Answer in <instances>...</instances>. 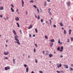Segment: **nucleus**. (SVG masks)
Segmentation results:
<instances>
[{
	"label": "nucleus",
	"mask_w": 73,
	"mask_h": 73,
	"mask_svg": "<svg viewBox=\"0 0 73 73\" xmlns=\"http://www.w3.org/2000/svg\"><path fill=\"white\" fill-rule=\"evenodd\" d=\"M53 45V43H50V47H52Z\"/></svg>",
	"instance_id": "2eb2a0df"
},
{
	"label": "nucleus",
	"mask_w": 73,
	"mask_h": 73,
	"mask_svg": "<svg viewBox=\"0 0 73 73\" xmlns=\"http://www.w3.org/2000/svg\"><path fill=\"white\" fill-rule=\"evenodd\" d=\"M30 3H34V1L33 0L30 1Z\"/></svg>",
	"instance_id": "c756f323"
},
{
	"label": "nucleus",
	"mask_w": 73,
	"mask_h": 73,
	"mask_svg": "<svg viewBox=\"0 0 73 73\" xmlns=\"http://www.w3.org/2000/svg\"><path fill=\"white\" fill-rule=\"evenodd\" d=\"M5 70H7L8 69H10V68L7 67H5Z\"/></svg>",
	"instance_id": "39448f33"
},
{
	"label": "nucleus",
	"mask_w": 73,
	"mask_h": 73,
	"mask_svg": "<svg viewBox=\"0 0 73 73\" xmlns=\"http://www.w3.org/2000/svg\"><path fill=\"white\" fill-rule=\"evenodd\" d=\"M35 31L36 33H37V29H35Z\"/></svg>",
	"instance_id": "58836bf2"
},
{
	"label": "nucleus",
	"mask_w": 73,
	"mask_h": 73,
	"mask_svg": "<svg viewBox=\"0 0 73 73\" xmlns=\"http://www.w3.org/2000/svg\"><path fill=\"white\" fill-rule=\"evenodd\" d=\"M60 72H62V73H63L64 72V71H60Z\"/></svg>",
	"instance_id": "0e129e2a"
},
{
	"label": "nucleus",
	"mask_w": 73,
	"mask_h": 73,
	"mask_svg": "<svg viewBox=\"0 0 73 73\" xmlns=\"http://www.w3.org/2000/svg\"><path fill=\"white\" fill-rule=\"evenodd\" d=\"M44 6H46V1L44 2Z\"/></svg>",
	"instance_id": "aec40b11"
},
{
	"label": "nucleus",
	"mask_w": 73,
	"mask_h": 73,
	"mask_svg": "<svg viewBox=\"0 0 73 73\" xmlns=\"http://www.w3.org/2000/svg\"><path fill=\"white\" fill-rule=\"evenodd\" d=\"M40 19V16L38 15L37 17V19Z\"/></svg>",
	"instance_id": "cd10ccee"
},
{
	"label": "nucleus",
	"mask_w": 73,
	"mask_h": 73,
	"mask_svg": "<svg viewBox=\"0 0 73 73\" xmlns=\"http://www.w3.org/2000/svg\"><path fill=\"white\" fill-rule=\"evenodd\" d=\"M35 45L36 47H37V44H35Z\"/></svg>",
	"instance_id": "09e8293b"
},
{
	"label": "nucleus",
	"mask_w": 73,
	"mask_h": 73,
	"mask_svg": "<svg viewBox=\"0 0 73 73\" xmlns=\"http://www.w3.org/2000/svg\"><path fill=\"white\" fill-rule=\"evenodd\" d=\"M48 13H49L50 15V16L52 15V13H51V12H48Z\"/></svg>",
	"instance_id": "7c9ffc66"
},
{
	"label": "nucleus",
	"mask_w": 73,
	"mask_h": 73,
	"mask_svg": "<svg viewBox=\"0 0 73 73\" xmlns=\"http://www.w3.org/2000/svg\"><path fill=\"white\" fill-rule=\"evenodd\" d=\"M4 54L5 55H8L9 54V52L8 51H7L6 52H4Z\"/></svg>",
	"instance_id": "20e7f679"
},
{
	"label": "nucleus",
	"mask_w": 73,
	"mask_h": 73,
	"mask_svg": "<svg viewBox=\"0 0 73 73\" xmlns=\"http://www.w3.org/2000/svg\"><path fill=\"white\" fill-rule=\"evenodd\" d=\"M49 20L50 21V25H51V24H52V20H51L50 19H49Z\"/></svg>",
	"instance_id": "5701e85b"
},
{
	"label": "nucleus",
	"mask_w": 73,
	"mask_h": 73,
	"mask_svg": "<svg viewBox=\"0 0 73 73\" xmlns=\"http://www.w3.org/2000/svg\"><path fill=\"white\" fill-rule=\"evenodd\" d=\"M64 66L65 68H66V69H68V66L66 65V64H64Z\"/></svg>",
	"instance_id": "0eeeda50"
},
{
	"label": "nucleus",
	"mask_w": 73,
	"mask_h": 73,
	"mask_svg": "<svg viewBox=\"0 0 73 73\" xmlns=\"http://www.w3.org/2000/svg\"><path fill=\"white\" fill-rule=\"evenodd\" d=\"M60 57H61V58H62V57H63V56H62V55H60Z\"/></svg>",
	"instance_id": "6e6d98bb"
},
{
	"label": "nucleus",
	"mask_w": 73,
	"mask_h": 73,
	"mask_svg": "<svg viewBox=\"0 0 73 73\" xmlns=\"http://www.w3.org/2000/svg\"><path fill=\"white\" fill-rule=\"evenodd\" d=\"M24 66H25V68H27V65L26 64H24Z\"/></svg>",
	"instance_id": "79ce46f5"
},
{
	"label": "nucleus",
	"mask_w": 73,
	"mask_h": 73,
	"mask_svg": "<svg viewBox=\"0 0 73 73\" xmlns=\"http://www.w3.org/2000/svg\"><path fill=\"white\" fill-rule=\"evenodd\" d=\"M48 55V54H49V53H46V55Z\"/></svg>",
	"instance_id": "052dcab7"
},
{
	"label": "nucleus",
	"mask_w": 73,
	"mask_h": 73,
	"mask_svg": "<svg viewBox=\"0 0 73 73\" xmlns=\"http://www.w3.org/2000/svg\"><path fill=\"white\" fill-rule=\"evenodd\" d=\"M71 32H72V30L70 29L69 30V35L71 34Z\"/></svg>",
	"instance_id": "f8f14e48"
},
{
	"label": "nucleus",
	"mask_w": 73,
	"mask_h": 73,
	"mask_svg": "<svg viewBox=\"0 0 73 73\" xmlns=\"http://www.w3.org/2000/svg\"><path fill=\"white\" fill-rule=\"evenodd\" d=\"M15 19L16 21H19V18L18 17H16L15 18Z\"/></svg>",
	"instance_id": "6e6552de"
},
{
	"label": "nucleus",
	"mask_w": 73,
	"mask_h": 73,
	"mask_svg": "<svg viewBox=\"0 0 73 73\" xmlns=\"http://www.w3.org/2000/svg\"><path fill=\"white\" fill-rule=\"evenodd\" d=\"M61 49H62V50H63V49H64V47H63V46H62L61 47Z\"/></svg>",
	"instance_id": "4c0bfd02"
},
{
	"label": "nucleus",
	"mask_w": 73,
	"mask_h": 73,
	"mask_svg": "<svg viewBox=\"0 0 73 73\" xmlns=\"http://www.w3.org/2000/svg\"><path fill=\"white\" fill-rule=\"evenodd\" d=\"M5 59L6 60H8V58L7 57H6L5 58Z\"/></svg>",
	"instance_id": "a19ab883"
},
{
	"label": "nucleus",
	"mask_w": 73,
	"mask_h": 73,
	"mask_svg": "<svg viewBox=\"0 0 73 73\" xmlns=\"http://www.w3.org/2000/svg\"><path fill=\"white\" fill-rule=\"evenodd\" d=\"M46 52H47V53H49V51L48 50L46 51Z\"/></svg>",
	"instance_id": "e2e57ef3"
},
{
	"label": "nucleus",
	"mask_w": 73,
	"mask_h": 73,
	"mask_svg": "<svg viewBox=\"0 0 73 73\" xmlns=\"http://www.w3.org/2000/svg\"><path fill=\"white\" fill-rule=\"evenodd\" d=\"M37 10L38 13H39V10H38V8H37Z\"/></svg>",
	"instance_id": "72a5a7b5"
},
{
	"label": "nucleus",
	"mask_w": 73,
	"mask_h": 73,
	"mask_svg": "<svg viewBox=\"0 0 73 73\" xmlns=\"http://www.w3.org/2000/svg\"><path fill=\"white\" fill-rule=\"evenodd\" d=\"M43 19H41V23H42V22H43Z\"/></svg>",
	"instance_id": "c03bdc74"
},
{
	"label": "nucleus",
	"mask_w": 73,
	"mask_h": 73,
	"mask_svg": "<svg viewBox=\"0 0 73 73\" xmlns=\"http://www.w3.org/2000/svg\"><path fill=\"white\" fill-rule=\"evenodd\" d=\"M15 40L17 42L15 41V42L17 43L18 45H20V43L19 42V40L18 38H16V36H15Z\"/></svg>",
	"instance_id": "f257e3e1"
},
{
	"label": "nucleus",
	"mask_w": 73,
	"mask_h": 73,
	"mask_svg": "<svg viewBox=\"0 0 73 73\" xmlns=\"http://www.w3.org/2000/svg\"><path fill=\"white\" fill-rule=\"evenodd\" d=\"M60 47H58L57 48V50H60Z\"/></svg>",
	"instance_id": "e433bc0d"
},
{
	"label": "nucleus",
	"mask_w": 73,
	"mask_h": 73,
	"mask_svg": "<svg viewBox=\"0 0 73 73\" xmlns=\"http://www.w3.org/2000/svg\"><path fill=\"white\" fill-rule=\"evenodd\" d=\"M29 70V68L28 67H27L26 68V72L27 73H28V71Z\"/></svg>",
	"instance_id": "9d476101"
},
{
	"label": "nucleus",
	"mask_w": 73,
	"mask_h": 73,
	"mask_svg": "<svg viewBox=\"0 0 73 73\" xmlns=\"http://www.w3.org/2000/svg\"><path fill=\"white\" fill-rule=\"evenodd\" d=\"M22 7H24V4H22Z\"/></svg>",
	"instance_id": "69168bd1"
},
{
	"label": "nucleus",
	"mask_w": 73,
	"mask_h": 73,
	"mask_svg": "<svg viewBox=\"0 0 73 73\" xmlns=\"http://www.w3.org/2000/svg\"><path fill=\"white\" fill-rule=\"evenodd\" d=\"M22 4H24V2L23 0H22Z\"/></svg>",
	"instance_id": "c85d7f7f"
},
{
	"label": "nucleus",
	"mask_w": 73,
	"mask_h": 73,
	"mask_svg": "<svg viewBox=\"0 0 73 73\" xmlns=\"http://www.w3.org/2000/svg\"><path fill=\"white\" fill-rule=\"evenodd\" d=\"M51 42H54V39H51L50 40Z\"/></svg>",
	"instance_id": "f3484780"
},
{
	"label": "nucleus",
	"mask_w": 73,
	"mask_h": 73,
	"mask_svg": "<svg viewBox=\"0 0 73 73\" xmlns=\"http://www.w3.org/2000/svg\"><path fill=\"white\" fill-rule=\"evenodd\" d=\"M62 66V65L61 64H59V66L57 65V67H58V68H61Z\"/></svg>",
	"instance_id": "423d86ee"
},
{
	"label": "nucleus",
	"mask_w": 73,
	"mask_h": 73,
	"mask_svg": "<svg viewBox=\"0 0 73 73\" xmlns=\"http://www.w3.org/2000/svg\"><path fill=\"white\" fill-rule=\"evenodd\" d=\"M29 36L30 37H31V34H29Z\"/></svg>",
	"instance_id": "4d7b16f0"
},
{
	"label": "nucleus",
	"mask_w": 73,
	"mask_h": 73,
	"mask_svg": "<svg viewBox=\"0 0 73 73\" xmlns=\"http://www.w3.org/2000/svg\"><path fill=\"white\" fill-rule=\"evenodd\" d=\"M11 6L12 7V8H14V6L13 5V4H11Z\"/></svg>",
	"instance_id": "393cba45"
},
{
	"label": "nucleus",
	"mask_w": 73,
	"mask_h": 73,
	"mask_svg": "<svg viewBox=\"0 0 73 73\" xmlns=\"http://www.w3.org/2000/svg\"><path fill=\"white\" fill-rule=\"evenodd\" d=\"M62 50H62L61 49V50H60V52H62Z\"/></svg>",
	"instance_id": "5fc2aeb1"
},
{
	"label": "nucleus",
	"mask_w": 73,
	"mask_h": 73,
	"mask_svg": "<svg viewBox=\"0 0 73 73\" xmlns=\"http://www.w3.org/2000/svg\"><path fill=\"white\" fill-rule=\"evenodd\" d=\"M71 66H73V64H71Z\"/></svg>",
	"instance_id": "774afa93"
},
{
	"label": "nucleus",
	"mask_w": 73,
	"mask_h": 73,
	"mask_svg": "<svg viewBox=\"0 0 73 73\" xmlns=\"http://www.w3.org/2000/svg\"><path fill=\"white\" fill-rule=\"evenodd\" d=\"M4 20H7V19H6V18H5V17H4Z\"/></svg>",
	"instance_id": "bf43d9fd"
},
{
	"label": "nucleus",
	"mask_w": 73,
	"mask_h": 73,
	"mask_svg": "<svg viewBox=\"0 0 73 73\" xmlns=\"http://www.w3.org/2000/svg\"><path fill=\"white\" fill-rule=\"evenodd\" d=\"M64 34L65 35V34H66V30H64Z\"/></svg>",
	"instance_id": "412c9836"
},
{
	"label": "nucleus",
	"mask_w": 73,
	"mask_h": 73,
	"mask_svg": "<svg viewBox=\"0 0 73 73\" xmlns=\"http://www.w3.org/2000/svg\"><path fill=\"white\" fill-rule=\"evenodd\" d=\"M45 38H46V39H48V37H47V36L46 35H45Z\"/></svg>",
	"instance_id": "ea45409f"
},
{
	"label": "nucleus",
	"mask_w": 73,
	"mask_h": 73,
	"mask_svg": "<svg viewBox=\"0 0 73 73\" xmlns=\"http://www.w3.org/2000/svg\"><path fill=\"white\" fill-rule=\"evenodd\" d=\"M35 36H36V35L35 34L33 35V37H35Z\"/></svg>",
	"instance_id": "8fccbe9b"
},
{
	"label": "nucleus",
	"mask_w": 73,
	"mask_h": 73,
	"mask_svg": "<svg viewBox=\"0 0 73 73\" xmlns=\"http://www.w3.org/2000/svg\"><path fill=\"white\" fill-rule=\"evenodd\" d=\"M32 28V25H30V26H29L28 27L29 29H31V28Z\"/></svg>",
	"instance_id": "ddd939ff"
},
{
	"label": "nucleus",
	"mask_w": 73,
	"mask_h": 73,
	"mask_svg": "<svg viewBox=\"0 0 73 73\" xmlns=\"http://www.w3.org/2000/svg\"><path fill=\"white\" fill-rule=\"evenodd\" d=\"M70 71H73V68H72L71 67H70Z\"/></svg>",
	"instance_id": "4be33fe9"
},
{
	"label": "nucleus",
	"mask_w": 73,
	"mask_h": 73,
	"mask_svg": "<svg viewBox=\"0 0 73 73\" xmlns=\"http://www.w3.org/2000/svg\"><path fill=\"white\" fill-rule=\"evenodd\" d=\"M53 27H55V28H56V25H53Z\"/></svg>",
	"instance_id": "37998d69"
},
{
	"label": "nucleus",
	"mask_w": 73,
	"mask_h": 73,
	"mask_svg": "<svg viewBox=\"0 0 73 73\" xmlns=\"http://www.w3.org/2000/svg\"><path fill=\"white\" fill-rule=\"evenodd\" d=\"M67 40H68V41H67L68 42H69V41H70L68 39H67Z\"/></svg>",
	"instance_id": "3c124183"
},
{
	"label": "nucleus",
	"mask_w": 73,
	"mask_h": 73,
	"mask_svg": "<svg viewBox=\"0 0 73 73\" xmlns=\"http://www.w3.org/2000/svg\"><path fill=\"white\" fill-rule=\"evenodd\" d=\"M20 32L21 34H22V32L21 31V30H20Z\"/></svg>",
	"instance_id": "603ef678"
},
{
	"label": "nucleus",
	"mask_w": 73,
	"mask_h": 73,
	"mask_svg": "<svg viewBox=\"0 0 73 73\" xmlns=\"http://www.w3.org/2000/svg\"><path fill=\"white\" fill-rule=\"evenodd\" d=\"M11 11H12V12H14V10L13 9V8H12V7L11 8Z\"/></svg>",
	"instance_id": "dca6fc26"
},
{
	"label": "nucleus",
	"mask_w": 73,
	"mask_h": 73,
	"mask_svg": "<svg viewBox=\"0 0 73 73\" xmlns=\"http://www.w3.org/2000/svg\"><path fill=\"white\" fill-rule=\"evenodd\" d=\"M4 9V7L3 6L0 7V10H3Z\"/></svg>",
	"instance_id": "1a4fd4ad"
},
{
	"label": "nucleus",
	"mask_w": 73,
	"mask_h": 73,
	"mask_svg": "<svg viewBox=\"0 0 73 73\" xmlns=\"http://www.w3.org/2000/svg\"><path fill=\"white\" fill-rule=\"evenodd\" d=\"M60 25L61 27H62V26H63V24L62 23H60Z\"/></svg>",
	"instance_id": "bb28decb"
},
{
	"label": "nucleus",
	"mask_w": 73,
	"mask_h": 73,
	"mask_svg": "<svg viewBox=\"0 0 73 73\" xmlns=\"http://www.w3.org/2000/svg\"><path fill=\"white\" fill-rule=\"evenodd\" d=\"M16 25L17 26V27H18V28H19V27H20V25L19 23L18 22L17 23Z\"/></svg>",
	"instance_id": "9b49d317"
},
{
	"label": "nucleus",
	"mask_w": 73,
	"mask_h": 73,
	"mask_svg": "<svg viewBox=\"0 0 73 73\" xmlns=\"http://www.w3.org/2000/svg\"><path fill=\"white\" fill-rule=\"evenodd\" d=\"M42 53H43V54H45V52H44V51H43Z\"/></svg>",
	"instance_id": "13d9d810"
},
{
	"label": "nucleus",
	"mask_w": 73,
	"mask_h": 73,
	"mask_svg": "<svg viewBox=\"0 0 73 73\" xmlns=\"http://www.w3.org/2000/svg\"><path fill=\"white\" fill-rule=\"evenodd\" d=\"M49 57H53V54H49Z\"/></svg>",
	"instance_id": "4468645a"
},
{
	"label": "nucleus",
	"mask_w": 73,
	"mask_h": 73,
	"mask_svg": "<svg viewBox=\"0 0 73 73\" xmlns=\"http://www.w3.org/2000/svg\"><path fill=\"white\" fill-rule=\"evenodd\" d=\"M71 38V41H73V38L72 37H71L70 38Z\"/></svg>",
	"instance_id": "473e14b6"
},
{
	"label": "nucleus",
	"mask_w": 73,
	"mask_h": 73,
	"mask_svg": "<svg viewBox=\"0 0 73 73\" xmlns=\"http://www.w3.org/2000/svg\"><path fill=\"white\" fill-rule=\"evenodd\" d=\"M70 2L69 1L67 3V4L68 7H70Z\"/></svg>",
	"instance_id": "7ed1b4c3"
},
{
	"label": "nucleus",
	"mask_w": 73,
	"mask_h": 73,
	"mask_svg": "<svg viewBox=\"0 0 73 73\" xmlns=\"http://www.w3.org/2000/svg\"><path fill=\"white\" fill-rule=\"evenodd\" d=\"M39 72L40 73H43V72L42 71H39Z\"/></svg>",
	"instance_id": "49530a36"
},
{
	"label": "nucleus",
	"mask_w": 73,
	"mask_h": 73,
	"mask_svg": "<svg viewBox=\"0 0 73 73\" xmlns=\"http://www.w3.org/2000/svg\"><path fill=\"white\" fill-rule=\"evenodd\" d=\"M31 73H34V72H33V71H32Z\"/></svg>",
	"instance_id": "338daca9"
},
{
	"label": "nucleus",
	"mask_w": 73,
	"mask_h": 73,
	"mask_svg": "<svg viewBox=\"0 0 73 73\" xmlns=\"http://www.w3.org/2000/svg\"><path fill=\"white\" fill-rule=\"evenodd\" d=\"M58 43H59V44H61V43L60 42V39H58Z\"/></svg>",
	"instance_id": "2f4dec72"
},
{
	"label": "nucleus",
	"mask_w": 73,
	"mask_h": 73,
	"mask_svg": "<svg viewBox=\"0 0 73 73\" xmlns=\"http://www.w3.org/2000/svg\"><path fill=\"white\" fill-rule=\"evenodd\" d=\"M34 52H36V48H34Z\"/></svg>",
	"instance_id": "a18cd8bd"
},
{
	"label": "nucleus",
	"mask_w": 73,
	"mask_h": 73,
	"mask_svg": "<svg viewBox=\"0 0 73 73\" xmlns=\"http://www.w3.org/2000/svg\"><path fill=\"white\" fill-rule=\"evenodd\" d=\"M56 72L58 73H60V71H58L57 70L56 71Z\"/></svg>",
	"instance_id": "de8ad7c7"
},
{
	"label": "nucleus",
	"mask_w": 73,
	"mask_h": 73,
	"mask_svg": "<svg viewBox=\"0 0 73 73\" xmlns=\"http://www.w3.org/2000/svg\"><path fill=\"white\" fill-rule=\"evenodd\" d=\"M13 64H15L16 63V62H15V59H13Z\"/></svg>",
	"instance_id": "a211bd4d"
},
{
	"label": "nucleus",
	"mask_w": 73,
	"mask_h": 73,
	"mask_svg": "<svg viewBox=\"0 0 73 73\" xmlns=\"http://www.w3.org/2000/svg\"><path fill=\"white\" fill-rule=\"evenodd\" d=\"M0 17H1V18H2V17H3V16L2 15H0Z\"/></svg>",
	"instance_id": "864d4df0"
},
{
	"label": "nucleus",
	"mask_w": 73,
	"mask_h": 73,
	"mask_svg": "<svg viewBox=\"0 0 73 73\" xmlns=\"http://www.w3.org/2000/svg\"><path fill=\"white\" fill-rule=\"evenodd\" d=\"M9 41V40L8 39H7V40H6V42L7 43Z\"/></svg>",
	"instance_id": "c9c22d12"
},
{
	"label": "nucleus",
	"mask_w": 73,
	"mask_h": 73,
	"mask_svg": "<svg viewBox=\"0 0 73 73\" xmlns=\"http://www.w3.org/2000/svg\"><path fill=\"white\" fill-rule=\"evenodd\" d=\"M13 33H14V34L15 35V36H14L15 38V37H16V38H19V36H17V34H16V31H15V30H13Z\"/></svg>",
	"instance_id": "f03ea898"
},
{
	"label": "nucleus",
	"mask_w": 73,
	"mask_h": 73,
	"mask_svg": "<svg viewBox=\"0 0 73 73\" xmlns=\"http://www.w3.org/2000/svg\"><path fill=\"white\" fill-rule=\"evenodd\" d=\"M35 16L36 18H37V16L35 14Z\"/></svg>",
	"instance_id": "680f3d73"
},
{
	"label": "nucleus",
	"mask_w": 73,
	"mask_h": 73,
	"mask_svg": "<svg viewBox=\"0 0 73 73\" xmlns=\"http://www.w3.org/2000/svg\"><path fill=\"white\" fill-rule=\"evenodd\" d=\"M19 11V10L18 9H17L16 12H17V13H19V12L18 13V11Z\"/></svg>",
	"instance_id": "a878e982"
},
{
	"label": "nucleus",
	"mask_w": 73,
	"mask_h": 73,
	"mask_svg": "<svg viewBox=\"0 0 73 73\" xmlns=\"http://www.w3.org/2000/svg\"><path fill=\"white\" fill-rule=\"evenodd\" d=\"M35 60L36 63H37V60L36 59H35Z\"/></svg>",
	"instance_id": "f704fd0d"
},
{
	"label": "nucleus",
	"mask_w": 73,
	"mask_h": 73,
	"mask_svg": "<svg viewBox=\"0 0 73 73\" xmlns=\"http://www.w3.org/2000/svg\"><path fill=\"white\" fill-rule=\"evenodd\" d=\"M33 7H34V8H35V9L37 8V6H36L35 5H33Z\"/></svg>",
	"instance_id": "b1692460"
},
{
	"label": "nucleus",
	"mask_w": 73,
	"mask_h": 73,
	"mask_svg": "<svg viewBox=\"0 0 73 73\" xmlns=\"http://www.w3.org/2000/svg\"><path fill=\"white\" fill-rule=\"evenodd\" d=\"M50 8H49L48 9V12H50Z\"/></svg>",
	"instance_id": "6ab92c4d"
}]
</instances>
